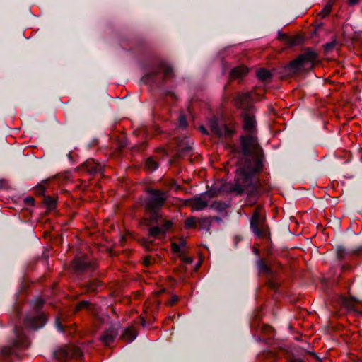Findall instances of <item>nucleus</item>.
<instances>
[{
	"label": "nucleus",
	"mask_w": 362,
	"mask_h": 362,
	"mask_svg": "<svg viewBox=\"0 0 362 362\" xmlns=\"http://www.w3.org/2000/svg\"><path fill=\"white\" fill-rule=\"evenodd\" d=\"M7 187V182L4 179H0V189H3Z\"/></svg>",
	"instance_id": "obj_36"
},
{
	"label": "nucleus",
	"mask_w": 362,
	"mask_h": 362,
	"mask_svg": "<svg viewBox=\"0 0 362 362\" xmlns=\"http://www.w3.org/2000/svg\"><path fill=\"white\" fill-rule=\"evenodd\" d=\"M146 168L148 170L153 171L158 168V164L153 159L150 158L146 161Z\"/></svg>",
	"instance_id": "obj_23"
},
{
	"label": "nucleus",
	"mask_w": 362,
	"mask_h": 362,
	"mask_svg": "<svg viewBox=\"0 0 362 362\" xmlns=\"http://www.w3.org/2000/svg\"><path fill=\"white\" fill-rule=\"evenodd\" d=\"M199 129H200V131H201L203 134H208L207 130L206 129V128H205L204 127L201 126V127H199Z\"/></svg>",
	"instance_id": "obj_42"
},
{
	"label": "nucleus",
	"mask_w": 362,
	"mask_h": 362,
	"mask_svg": "<svg viewBox=\"0 0 362 362\" xmlns=\"http://www.w3.org/2000/svg\"><path fill=\"white\" fill-rule=\"evenodd\" d=\"M334 42L326 44V45L325 46V51L326 52L330 51L332 49V47H334Z\"/></svg>",
	"instance_id": "obj_38"
},
{
	"label": "nucleus",
	"mask_w": 362,
	"mask_h": 362,
	"mask_svg": "<svg viewBox=\"0 0 362 362\" xmlns=\"http://www.w3.org/2000/svg\"><path fill=\"white\" fill-rule=\"evenodd\" d=\"M252 97L250 93H241L237 95L235 100V105L243 111L255 110L252 105Z\"/></svg>",
	"instance_id": "obj_8"
},
{
	"label": "nucleus",
	"mask_w": 362,
	"mask_h": 362,
	"mask_svg": "<svg viewBox=\"0 0 362 362\" xmlns=\"http://www.w3.org/2000/svg\"><path fill=\"white\" fill-rule=\"evenodd\" d=\"M24 203H26L30 205L34 204V199L31 197H28L25 199H24Z\"/></svg>",
	"instance_id": "obj_35"
},
{
	"label": "nucleus",
	"mask_w": 362,
	"mask_h": 362,
	"mask_svg": "<svg viewBox=\"0 0 362 362\" xmlns=\"http://www.w3.org/2000/svg\"><path fill=\"white\" fill-rule=\"evenodd\" d=\"M46 322V317L44 314H40L36 317L29 318L24 320V327L33 329H37L43 327Z\"/></svg>",
	"instance_id": "obj_11"
},
{
	"label": "nucleus",
	"mask_w": 362,
	"mask_h": 362,
	"mask_svg": "<svg viewBox=\"0 0 362 362\" xmlns=\"http://www.w3.org/2000/svg\"><path fill=\"white\" fill-rule=\"evenodd\" d=\"M43 202L49 210L54 209L57 206V199L49 196L45 197Z\"/></svg>",
	"instance_id": "obj_18"
},
{
	"label": "nucleus",
	"mask_w": 362,
	"mask_h": 362,
	"mask_svg": "<svg viewBox=\"0 0 362 362\" xmlns=\"http://www.w3.org/2000/svg\"><path fill=\"white\" fill-rule=\"evenodd\" d=\"M179 127L185 129L187 127V120L185 116L181 115L179 118Z\"/></svg>",
	"instance_id": "obj_28"
},
{
	"label": "nucleus",
	"mask_w": 362,
	"mask_h": 362,
	"mask_svg": "<svg viewBox=\"0 0 362 362\" xmlns=\"http://www.w3.org/2000/svg\"><path fill=\"white\" fill-rule=\"evenodd\" d=\"M23 343H24V348H25V346H26V340H25V338H24Z\"/></svg>",
	"instance_id": "obj_43"
},
{
	"label": "nucleus",
	"mask_w": 362,
	"mask_h": 362,
	"mask_svg": "<svg viewBox=\"0 0 362 362\" xmlns=\"http://www.w3.org/2000/svg\"><path fill=\"white\" fill-rule=\"evenodd\" d=\"M136 331L134 328H127L122 334V337L129 342L133 341L136 338Z\"/></svg>",
	"instance_id": "obj_16"
},
{
	"label": "nucleus",
	"mask_w": 362,
	"mask_h": 362,
	"mask_svg": "<svg viewBox=\"0 0 362 362\" xmlns=\"http://www.w3.org/2000/svg\"><path fill=\"white\" fill-rule=\"evenodd\" d=\"M15 309L16 310V317H19L20 314H21V310H20V308H19V307H18V305L17 304L15 305Z\"/></svg>",
	"instance_id": "obj_41"
},
{
	"label": "nucleus",
	"mask_w": 362,
	"mask_h": 362,
	"mask_svg": "<svg viewBox=\"0 0 362 362\" xmlns=\"http://www.w3.org/2000/svg\"><path fill=\"white\" fill-rule=\"evenodd\" d=\"M17 339L13 341L11 346H6L2 349L1 353L4 356L15 355L19 356L22 349V338L20 333H16Z\"/></svg>",
	"instance_id": "obj_9"
},
{
	"label": "nucleus",
	"mask_w": 362,
	"mask_h": 362,
	"mask_svg": "<svg viewBox=\"0 0 362 362\" xmlns=\"http://www.w3.org/2000/svg\"><path fill=\"white\" fill-rule=\"evenodd\" d=\"M72 267L76 272H81L88 268H93L94 263L89 260L87 256H82L78 257L74 260Z\"/></svg>",
	"instance_id": "obj_10"
},
{
	"label": "nucleus",
	"mask_w": 362,
	"mask_h": 362,
	"mask_svg": "<svg viewBox=\"0 0 362 362\" xmlns=\"http://www.w3.org/2000/svg\"><path fill=\"white\" fill-rule=\"evenodd\" d=\"M332 6V5L331 3L327 4L323 8V9L321 11V12L319 13V15L321 16L322 18L326 17L331 12Z\"/></svg>",
	"instance_id": "obj_24"
},
{
	"label": "nucleus",
	"mask_w": 362,
	"mask_h": 362,
	"mask_svg": "<svg viewBox=\"0 0 362 362\" xmlns=\"http://www.w3.org/2000/svg\"><path fill=\"white\" fill-rule=\"evenodd\" d=\"M279 38L290 46L298 45L301 42V37L299 35L289 36L282 34L279 35Z\"/></svg>",
	"instance_id": "obj_13"
},
{
	"label": "nucleus",
	"mask_w": 362,
	"mask_h": 362,
	"mask_svg": "<svg viewBox=\"0 0 362 362\" xmlns=\"http://www.w3.org/2000/svg\"><path fill=\"white\" fill-rule=\"evenodd\" d=\"M83 168L90 173L94 174L98 172L100 166L95 164L93 160H87L83 165Z\"/></svg>",
	"instance_id": "obj_15"
},
{
	"label": "nucleus",
	"mask_w": 362,
	"mask_h": 362,
	"mask_svg": "<svg viewBox=\"0 0 362 362\" xmlns=\"http://www.w3.org/2000/svg\"><path fill=\"white\" fill-rule=\"evenodd\" d=\"M354 310L357 312V310ZM358 313L359 315H362V312H361V311H358Z\"/></svg>",
	"instance_id": "obj_44"
},
{
	"label": "nucleus",
	"mask_w": 362,
	"mask_h": 362,
	"mask_svg": "<svg viewBox=\"0 0 362 362\" xmlns=\"http://www.w3.org/2000/svg\"><path fill=\"white\" fill-rule=\"evenodd\" d=\"M184 246H185L184 243L177 244L175 243H173L171 244L172 250L176 253L182 252V247H184Z\"/></svg>",
	"instance_id": "obj_27"
},
{
	"label": "nucleus",
	"mask_w": 362,
	"mask_h": 362,
	"mask_svg": "<svg viewBox=\"0 0 362 362\" xmlns=\"http://www.w3.org/2000/svg\"><path fill=\"white\" fill-rule=\"evenodd\" d=\"M150 196L147 199L146 206L151 211H156L160 209L167 199L166 193L158 189H149Z\"/></svg>",
	"instance_id": "obj_6"
},
{
	"label": "nucleus",
	"mask_w": 362,
	"mask_h": 362,
	"mask_svg": "<svg viewBox=\"0 0 362 362\" xmlns=\"http://www.w3.org/2000/svg\"><path fill=\"white\" fill-rule=\"evenodd\" d=\"M180 256L181 257V260L185 264H191L193 261L192 258L190 257H185L181 255Z\"/></svg>",
	"instance_id": "obj_31"
},
{
	"label": "nucleus",
	"mask_w": 362,
	"mask_h": 362,
	"mask_svg": "<svg viewBox=\"0 0 362 362\" xmlns=\"http://www.w3.org/2000/svg\"><path fill=\"white\" fill-rule=\"evenodd\" d=\"M211 132L218 137H230L235 131L226 124L219 125L216 119L209 122Z\"/></svg>",
	"instance_id": "obj_7"
},
{
	"label": "nucleus",
	"mask_w": 362,
	"mask_h": 362,
	"mask_svg": "<svg viewBox=\"0 0 362 362\" xmlns=\"http://www.w3.org/2000/svg\"><path fill=\"white\" fill-rule=\"evenodd\" d=\"M35 307L38 308L42 306L44 301L42 298H40L35 300Z\"/></svg>",
	"instance_id": "obj_34"
},
{
	"label": "nucleus",
	"mask_w": 362,
	"mask_h": 362,
	"mask_svg": "<svg viewBox=\"0 0 362 362\" xmlns=\"http://www.w3.org/2000/svg\"><path fill=\"white\" fill-rule=\"evenodd\" d=\"M56 325H57V329H58L59 331L62 332V331L64 330V329H63V326L62 325V324H61V322H60V321H59V317H57V318L56 319Z\"/></svg>",
	"instance_id": "obj_37"
},
{
	"label": "nucleus",
	"mask_w": 362,
	"mask_h": 362,
	"mask_svg": "<svg viewBox=\"0 0 362 362\" xmlns=\"http://www.w3.org/2000/svg\"><path fill=\"white\" fill-rule=\"evenodd\" d=\"M317 58V55L315 52L308 50L292 61L288 68L293 74L298 73L307 67H310Z\"/></svg>",
	"instance_id": "obj_3"
},
{
	"label": "nucleus",
	"mask_w": 362,
	"mask_h": 362,
	"mask_svg": "<svg viewBox=\"0 0 362 362\" xmlns=\"http://www.w3.org/2000/svg\"><path fill=\"white\" fill-rule=\"evenodd\" d=\"M242 126L245 134L240 137L242 151L244 155H255V158L245 161L243 166L238 168L245 169L246 174H250L253 171L255 162L259 160L260 148L257 142V122L255 115V110L243 111L241 113Z\"/></svg>",
	"instance_id": "obj_2"
},
{
	"label": "nucleus",
	"mask_w": 362,
	"mask_h": 362,
	"mask_svg": "<svg viewBox=\"0 0 362 362\" xmlns=\"http://www.w3.org/2000/svg\"><path fill=\"white\" fill-rule=\"evenodd\" d=\"M195 226H196V219L194 217L191 216L186 219L185 223V226L186 228L189 229V228H194Z\"/></svg>",
	"instance_id": "obj_25"
},
{
	"label": "nucleus",
	"mask_w": 362,
	"mask_h": 362,
	"mask_svg": "<svg viewBox=\"0 0 362 362\" xmlns=\"http://www.w3.org/2000/svg\"><path fill=\"white\" fill-rule=\"evenodd\" d=\"M248 71V69L244 66H238L233 68L230 71V78L238 79L245 76Z\"/></svg>",
	"instance_id": "obj_12"
},
{
	"label": "nucleus",
	"mask_w": 362,
	"mask_h": 362,
	"mask_svg": "<svg viewBox=\"0 0 362 362\" xmlns=\"http://www.w3.org/2000/svg\"><path fill=\"white\" fill-rule=\"evenodd\" d=\"M158 72L162 73L163 75L166 78H170L173 76L172 68L165 64L160 66L158 68Z\"/></svg>",
	"instance_id": "obj_17"
},
{
	"label": "nucleus",
	"mask_w": 362,
	"mask_h": 362,
	"mask_svg": "<svg viewBox=\"0 0 362 362\" xmlns=\"http://www.w3.org/2000/svg\"><path fill=\"white\" fill-rule=\"evenodd\" d=\"M154 261V259L151 257H146L144 259V264L146 265V266H150L151 264H153Z\"/></svg>",
	"instance_id": "obj_30"
},
{
	"label": "nucleus",
	"mask_w": 362,
	"mask_h": 362,
	"mask_svg": "<svg viewBox=\"0 0 362 362\" xmlns=\"http://www.w3.org/2000/svg\"><path fill=\"white\" fill-rule=\"evenodd\" d=\"M100 286V281L99 280H97V279L93 280L87 286V291L88 292H95Z\"/></svg>",
	"instance_id": "obj_22"
},
{
	"label": "nucleus",
	"mask_w": 362,
	"mask_h": 362,
	"mask_svg": "<svg viewBox=\"0 0 362 362\" xmlns=\"http://www.w3.org/2000/svg\"><path fill=\"white\" fill-rule=\"evenodd\" d=\"M116 334L113 330H108L101 336V340L105 345H109L114 341Z\"/></svg>",
	"instance_id": "obj_14"
},
{
	"label": "nucleus",
	"mask_w": 362,
	"mask_h": 362,
	"mask_svg": "<svg viewBox=\"0 0 362 362\" xmlns=\"http://www.w3.org/2000/svg\"><path fill=\"white\" fill-rule=\"evenodd\" d=\"M149 235L152 237L156 238L160 235H164L165 231L162 228L155 226L150 228Z\"/></svg>",
	"instance_id": "obj_19"
},
{
	"label": "nucleus",
	"mask_w": 362,
	"mask_h": 362,
	"mask_svg": "<svg viewBox=\"0 0 362 362\" xmlns=\"http://www.w3.org/2000/svg\"><path fill=\"white\" fill-rule=\"evenodd\" d=\"M92 305H90L88 301H82L80 302L76 307V310H81L82 309H88L91 310Z\"/></svg>",
	"instance_id": "obj_26"
},
{
	"label": "nucleus",
	"mask_w": 362,
	"mask_h": 362,
	"mask_svg": "<svg viewBox=\"0 0 362 362\" xmlns=\"http://www.w3.org/2000/svg\"><path fill=\"white\" fill-rule=\"evenodd\" d=\"M199 226L206 230H209L211 225V218H203L198 221Z\"/></svg>",
	"instance_id": "obj_20"
},
{
	"label": "nucleus",
	"mask_w": 362,
	"mask_h": 362,
	"mask_svg": "<svg viewBox=\"0 0 362 362\" xmlns=\"http://www.w3.org/2000/svg\"><path fill=\"white\" fill-rule=\"evenodd\" d=\"M262 170L259 160L255 162L253 171L247 175L245 169L237 168L234 182L216 183L210 192H206L200 197L195 198L192 203L194 211H201L208 206L209 200L214 196L221 193H233L242 194L249 187L254 184L255 175Z\"/></svg>",
	"instance_id": "obj_1"
},
{
	"label": "nucleus",
	"mask_w": 362,
	"mask_h": 362,
	"mask_svg": "<svg viewBox=\"0 0 362 362\" xmlns=\"http://www.w3.org/2000/svg\"><path fill=\"white\" fill-rule=\"evenodd\" d=\"M342 304H343L344 306H346V307H347V308H350V309H352V306H351V305H352V301H351V300H347V299H346V298H343V299H342Z\"/></svg>",
	"instance_id": "obj_32"
},
{
	"label": "nucleus",
	"mask_w": 362,
	"mask_h": 362,
	"mask_svg": "<svg viewBox=\"0 0 362 362\" xmlns=\"http://www.w3.org/2000/svg\"><path fill=\"white\" fill-rule=\"evenodd\" d=\"M360 0H348V3L349 5H355L359 2Z\"/></svg>",
	"instance_id": "obj_40"
},
{
	"label": "nucleus",
	"mask_w": 362,
	"mask_h": 362,
	"mask_svg": "<svg viewBox=\"0 0 362 362\" xmlns=\"http://www.w3.org/2000/svg\"><path fill=\"white\" fill-rule=\"evenodd\" d=\"M82 356L81 349L74 345L62 346L54 352V356L58 361H66L70 358L79 359Z\"/></svg>",
	"instance_id": "obj_5"
},
{
	"label": "nucleus",
	"mask_w": 362,
	"mask_h": 362,
	"mask_svg": "<svg viewBox=\"0 0 362 362\" xmlns=\"http://www.w3.org/2000/svg\"><path fill=\"white\" fill-rule=\"evenodd\" d=\"M172 224L173 223H172L171 221H169V220L168 221H165L164 224L163 225V226L161 228L164 230V231L165 233L167 230H168L171 228Z\"/></svg>",
	"instance_id": "obj_29"
},
{
	"label": "nucleus",
	"mask_w": 362,
	"mask_h": 362,
	"mask_svg": "<svg viewBox=\"0 0 362 362\" xmlns=\"http://www.w3.org/2000/svg\"><path fill=\"white\" fill-rule=\"evenodd\" d=\"M344 250L341 247L337 249V255L339 257L342 258L344 257Z\"/></svg>",
	"instance_id": "obj_39"
},
{
	"label": "nucleus",
	"mask_w": 362,
	"mask_h": 362,
	"mask_svg": "<svg viewBox=\"0 0 362 362\" xmlns=\"http://www.w3.org/2000/svg\"><path fill=\"white\" fill-rule=\"evenodd\" d=\"M257 76L262 81H266L271 77V74L267 69H260L257 71Z\"/></svg>",
	"instance_id": "obj_21"
},
{
	"label": "nucleus",
	"mask_w": 362,
	"mask_h": 362,
	"mask_svg": "<svg viewBox=\"0 0 362 362\" xmlns=\"http://www.w3.org/2000/svg\"><path fill=\"white\" fill-rule=\"evenodd\" d=\"M250 228L255 235L265 237L269 234V229L265 224V218L262 212V207L257 206L250 218Z\"/></svg>",
	"instance_id": "obj_4"
},
{
	"label": "nucleus",
	"mask_w": 362,
	"mask_h": 362,
	"mask_svg": "<svg viewBox=\"0 0 362 362\" xmlns=\"http://www.w3.org/2000/svg\"><path fill=\"white\" fill-rule=\"evenodd\" d=\"M177 300H178V297L177 296H174L170 299L168 304L169 305H173L177 302Z\"/></svg>",
	"instance_id": "obj_33"
}]
</instances>
